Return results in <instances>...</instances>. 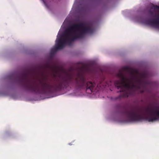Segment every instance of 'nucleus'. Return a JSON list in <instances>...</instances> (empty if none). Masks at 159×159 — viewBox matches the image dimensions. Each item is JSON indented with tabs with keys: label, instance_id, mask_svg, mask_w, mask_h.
<instances>
[{
	"label": "nucleus",
	"instance_id": "20e7f679",
	"mask_svg": "<svg viewBox=\"0 0 159 159\" xmlns=\"http://www.w3.org/2000/svg\"><path fill=\"white\" fill-rule=\"evenodd\" d=\"M122 113L129 122L139 121L144 119L149 122H153L159 119V107L154 111L150 108L146 109L145 114L152 116L151 117H144L143 115L144 113L142 109L137 107H130L123 110Z\"/></svg>",
	"mask_w": 159,
	"mask_h": 159
},
{
	"label": "nucleus",
	"instance_id": "9d476101",
	"mask_svg": "<svg viewBox=\"0 0 159 159\" xmlns=\"http://www.w3.org/2000/svg\"><path fill=\"white\" fill-rule=\"evenodd\" d=\"M52 70H55V67H53V68H52Z\"/></svg>",
	"mask_w": 159,
	"mask_h": 159
},
{
	"label": "nucleus",
	"instance_id": "1a4fd4ad",
	"mask_svg": "<svg viewBox=\"0 0 159 159\" xmlns=\"http://www.w3.org/2000/svg\"><path fill=\"white\" fill-rule=\"evenodd\" d=\"M46 66L47 67H49V65L48 64H47L46 65Z\"/></svg>",
	"mask_w": 159,
	"mask_h": 159
},
{
	"label": "nucleus",
	"instance_id": "f257e3e1",
	"mask_svg": "<svg viewBox=\"0 0 159 159\" xmlns=\"http://www.w3.org/2000/svg\"><path fill=\"white\" fill-rule=\"evenodd\" d=\"M16 81L25 90L34 93L45 94L56 92L66 89L70 86H75L77 88L83 87L86 90H89L91 92H98L99 88L94 82H87L84 75L78 73L75 77L67 74L65 76L55 78L51 83L40 80L38 84L35 82L30 83L29 81L28 73L24 72L16 76Z\"/></svg>",
	"mask_w": 159,
	"mask_h": 159
},
{
	"label": "nucleus",
	"instance_id": "423d86ee",
	"mask_svg": "<svg viewBox=\"0 0 159 159\" xmlns=\"http://www.w3.org/2000/svg\"><path fill=\"white\" fill-rule=\"evenodd\" d=\"M81 64L82 65L81 69L82 70L89 71L91 66L90 65L88 64H84L83 63H81Z\"/></svg>",
	"mask_w": 159,
	"mask_h": 159
},
{
	"label": "nucleus",
	"instance_id": "0eeeda50",
	"mask_svg": "<svg viewBox=\"0 0 159 159\" xmlns=\"http://www.w3.org/2000/svg\"><path fill=\"white\" fill-rule=\"evenodd\" d=\"M151 8L155 10H159V6L157 5H154Z\"/></svg>",
	"mask_w": 159,
	"mask_h": 159
},
{
	"label": "nucleus",
	"instance_id": "f8f14e48",
	"mask_svg": "<svg viewBox=\"0 0 159 159\" xmlns=\"http://www.w3.org/2000/svg\"><path fill=\"white\" fill-rule=\"evenodd\" d=\"M100 3H101V0H100Z\"/></svg>",
	"mask_w": 159,
	"mask_h": 159
},
{
	"label": "nucleus",
	"instance_id": "39448f33",
	"mask_svg": "<svg viewBox=\"0 0 159 159\" xmlns=\"http://www.w3.org/2000/svg\"><path fill=\"white\" fill-rule=\"evenodd\" d=\"M146 23L151 26L157 27L159 26V19L156 18L148 20Z\"/></svg>",
	"mask_w": 159,
	"mask_h": 159
},
{
	"label": "nucleus",
	"instance_id": "9b49d317",
	"mask_svg": "<svg viewBox=\"0 0 159 159\" xmlns=\"http://www.w3.org/2000/svg\"><path fill=\"white\" fill-rule=\"evenodd\" d=\"M100 72L101 71V69H100Z\"/></svg>",
	"mask_w": 159,
	"mask_h": 159
},
{
	"label": "nucleus",
	"instance_id": "6e6552de",
	"mask_svg": "<svg viewBox=\"0 0 159 159\" xmlns=\"http://www.w3.org/2000/svg\"><path fill=\"white\" fill-rule=\"evenodd\" d=\"M149 12V14L150 15H151L152 16L153 14V12L151 11H150Z\"/></svg>",
	"mask_w": 159,
	"mask_h": 159
},
{
	"label": "nucleus",
	"instance_id": "f03ea898",
	"mask_svg": "<svg viewBox=\"0 0 159 159\" xmlns=\"http://www.w3.org/2000/svg\"><path fill=\"white\" fill-rule=\"evenodd\" d=\"M138 70L132 69L128 66L123 67L117 74V76L120 79L116 81L115 84L118 89L117 92H121L116 99H120L123 98L133 95L136 90H140L141 93L146 89L148 82L146 80V75L141 74L138 75Z\"/></svg>",
	"mask_w": 159,
	"mask_h": 159
},
{
	"label": "nucleus",
	"instance_id": "7ed1b4c3",
	"mask_svg": "<svg viewBox=\"0 0 159 159\" xmlns=\"http://www.w3.org/2000/svg\"><path fill=\"white\" fill-rule=\"evenodd\" d=\"M93 30L91 27L86 26L83 23L73 24L64 32L63 37H61L56 40L55 48L57 50L66 45H71L72 42L83 38L86 34L93 33Z\"/></svg>",
	"mask_w": 159,
	"mask_h": 159
}]
</instances>
